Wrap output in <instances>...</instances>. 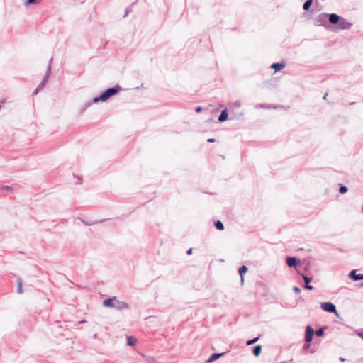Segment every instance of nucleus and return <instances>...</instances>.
Instances as JSON below:
<instances>
[{
    "instance_id": "22",
    "label": "nucleus",
    "mask_w": 363,
    "mask_h": 363,
    "mask_svg": "<svg viewBox=\"0 0 363 363\" xmlns=\"http://www.w3.org/2000/svg\"><path fill=\"white\" fill-rule=\"evenodd\" d=\"M256 108H276V106H272L271 105L268 104H257L255 105Z\"/></svg>"
},
{
    "instance_id": "9",
    "label": "nucleus",
    "mask_w": 363,
    "mask_h": 363,
    "mask_svg": "<svg viewBox=\"0 0 363 363\" xmlns=\"http://www.w3.org/2000/svg\"><path fill=\"white\" fill-rule=\"evenodd\" d=\"M299 261L296 257H288L286 258V264L289 267H296Z\"/></svg>"
},
{
    "instance_id": "34",
    "label": "nucleus",
    "mask_w": 363,
    "mask_h": 363,
    "mask_svg": "<svg viewBox=\"0 0 363 363\" xmlns=\"http://www.w3.org/2000/svg\"><path fill=\"white\" fill-rule=\"evenodd\" d=\"M207 141L208 143H213V142H215V139L214 138H209V139L207 140Z\"/></svg>"
},
{
    "instance_id": "10",
    "label": "nucleus",
    "mask_w": 363,
    "mask_h": 363,
    "mask_svg": "<svg viewBox=\"0 0 363 363\" xmlns=\"http://www.w3.org/2000/svg\"><path fill=\"white\" fill-rule=\"evenodd\" d=\"M349 277L355 281H359V280H363V274H357L356 270H352L349 274Z\"/></svg>"
},
{
    "instance_id": "16",
    "label": "nucleus",
    "mask_w": 363,
    "mask_h": 363,
    "mask_svg": "<svg viewBox=\"0 0 363 363\" xmlns=\"http://www.w3.org/2000/svg\"><path fill=\"white\" fill-rule=\"evenodd\" d=\"M262 352V346L260 345H256L253 347L252 352L255 357H258Z\"/></svg>"
},
{
    "instance_id": "6",
    "label": "nucleus",
    "mask_w": 363,
    "mask_h": 363,
    "mask_svg": "<svg viewBox=\"0 0 363 363\" xmlns=\"http://www.w3.org/2000/svg\"><path fill=\"white\" fill-rule=\"evenodd\" d=\"M322 16H328L329 22L333 25L338 24V23H339V21H340V18H341V17L336 13H330V14L321 13L320 15V17H322Z\"/></svg>"
},
{
    "instance_id": "12",
    "label": "nucleus",
    "mask_w": 363,
    "mask_h": 363,
    "mask_svg": "<svg viewBox=\"0 0 363 363\" xmlns=\"http://www.w3.org/2000/svg\"><path fill=\"white\" fill-rule=\"evenodd\" d=\"M228 110H227V108H225L224 110H223L221 111L218 120L220 123L224 122L225 121H226L228 119Z\"/></svg>"
},
{
    "instance_id": "13",
    "label": "nucleus",
    "mask_w": 363,
    "mask_h": 363,
    "mask_svg": "<svg viewBox=\"0 0 363 363\" xmlns=\"http://www.w3.org/2000/svg\"><path fill=\"white\" fill-rule=\"evenodd\" d=\"M285 67V65L283 63H273L271 66L272 69H274L276 72L281 70Z\"/></svg>"
},
{
    "instance_id": "19",
    "label": "nucleus",
    "mask_w": 363,
    "mask_h": 363,
    "mask_svg": "<svg viewBox=\"0 0 363 363\" xmlns=\"http://www.w3.org/2000/svg\"><path fill=\"white\" fill-rule=\"evenodd\" d=\"M137 3V1L135 2H133L130 6H128L125 9V14L123 15V18H125L128 16L129 13H130L133 11V6Z\"/></svg>"
},
{
    "instance_id": "4",
    "label": "nucleus",
    "mask_w": 363,
    "mask_h": 363,
    "mask_svg": "<svg viewBox=\"0 0 363 363\" xmlns=\"http://www.w3.org/2000/svg\"><path fill=\"white\" fill-rule=\"evenodd\" d=\"M52 57H51L49 60V62H48V67H47V70H46V72H45V74L43 77V81L38 84V89H40V90H42L45 86V84L48 82V79L50 75V73H51V64H52Z\"/></svg>"
},
{
    "instance_id": "32",
    "label": "nucleus",
    "mask_w": 363,
    "mask_h": 363,
    "mask_svg": "<svg viewBox=\"0 0 363 363\" xmlns=\"http://www.w3.org/2000/svg\"><path fill=\"white\" fill-rule=\"evenodd\" d=\"M195 111H196V113H200L202 111V107L201 106H198V107L196 108Z\"/></svg>"
},
{
    "instance_id": "24",
    "label": "nucleus",
    "mask_w": 363,
    "mask_h": 363,
    "mask_svg": "<svg viewBox=\"0 0 363 363\" xmlns=\"http://www.w3.org/2000/svg\"><path fill=\"white\" fill-rule=\"evenodd\" d=\"M325 327H322L319 329H318L316 331H315V334L318 337H320L323 335L324 333V330H325Z\"/></svg>"
},
{
    "instance_id": "1",
    "label": "nucleus",
    "mask_w": 363,
    "mask_h": 363,
    "mask_svg": "<svg viewBox=\"0 0 363 363\" xmlns=\"http://www.w3.org/2000/svg\"><path fill=\"white\" fill-rule=\"evenodd\" d=\"M122 90V88L118 85L116 84L112 87H109L102 91L100 94L93 98V99L86 104V107L91 106L94 103H98L99 101L105 102L108 101L111 97L116 95Z\"/></svg>"
},
{
    "instance_id": "26",
    "label": "nucleus",
    "mask_w": 363,
    "mask_h": 363,
    "mask_svg": "<svg viewBox=\"0 0 363 363\" xmlns=\"http://www.w3.org/2000/svg\"><path fill=\"white\" fill-rule=\"evenodd\" d=\"M36 2H37V0H26L24 2V5H25V6H28L31 4H36Z\"/></svg>"
},
{
    "instance_id": "30",
    "label": "nucleus",
    "mask_w": 363,
    "mask_h": 363,
    "mask_svg": "<svg viewBox=\"0 0 363 363\" xmlns=\"http://www.w3.org/2000/svg\"><path fill=\"white\" fill-rule=\"evenodd\" d=\"M293 290H294L295 292H296V293H300V292H301V289H300V288H299L298 286H294L293 287Z\"/></svg>"
},
{
    "instance_id": "33",
    "label": "nucleus",
    "mask_w": 363,
    "mask_h": 363,
    "mask_svg": "<svg viewBox=\"0 0 363 363\" xmlns=\"http://www.w3.org/2000/svg\"><path fill=\"white\" fill-rule=\"evenodd\" d=\"M187 255H191L192 254V248L189 249L186 251Z\"/></svg>"
},
{
    "instance_id": "3",
    "label": "nucleus",
    "mask_w": 363,
    "mask_h": 363,
    "mask_svg": "<svg viewBox=\"0 0 363 363\" xmlns=\"http://www.w3.org/2000/svg\"><path fill=\"white\" fill-rule=\"evenodd\" d=\"M240 106H241V101L240 100H236V101L229 104V109H230V115H231L230 119L238 120L243 116L244 113L242 112H240V113L234 112V111L235 109L239 108Z\"/></svg>"
},
{
    "instance_id": "27",
    "label": "nucleus",
    "mask_w": 363,
    "mask_h": 363,
    "mask_svg": "<svg viewBox=\"0 0 363 363\" xmlns=\"http://www.w3.org/2000/svg\"><path fill=\"white\" fill-rule=\"evenodd\" d=\"M258 340H259V337H257L252 340H247L246 343L247 345H253L254 343H255L256 342H257Z\"/></svg>"
},
{
    "instance_id": "38",
    "label": "nucleus",
    "mask_w": 363,
    "mask_h": 363,
    "mask_svg": "<svg viewBox=\"0 0 363 363\" xmlns=\"http://www.w3.org/2000/svg\"><path fill=\"white\" fill-rule=\"evenodd\" d=\"M359 335L363 339V334L359 333Z\"/></svg>"
},
{
    "instance_id": "5",
    "label": "nucleus",
    "mask_w": 363,
    "mask_h": 363,
    "mask_svg": "<svg viewBox=\"0 0 363 363\" xmlns=\"http://www.w3.org/2000/svg\"><path fill=\"white\" fill-rule=\"evenodd\" d=\"M321 308L328 313H335L337 315V312L335 306L330 302H324L321 303Z\"/></svg>"
},
{
    "instance_id": "11",
    "label": "nucleus",
    "mask_w": 363,
    "mask_h": 363,
    "mask_svg": "<svg viewBox=\"0 0 363 363\" xmlns=\"http://www.w3.org/2000/svg\"><path fill=\"white\" fill-rule=\"evenodd\" d=\"M225 353H213L211 355V357L208 358V359L206 360V363H211L220 357L223 356Z\"/></svg>"
},
{
    "instance_id": "37",
    "label": "nucleus",
    "mask_w": 363,
    "mask_h": 363,
    "mask_svg": "<svg viewBox=\"0 0 363 363\" xmlns=\"http://www.w3.org/2000/svg\"><path fill=\"white\" fill-rule=\"evenodd\" d=\"M327 96H328V94L326 93V94H325V95L323 96V99H325L327 98Z\"/></svg>"
},
{
    "instance_id": "7",
    "label": "nucleus",
    "mask_w": 363,
    "mask_h": 363,
    "mask_svg": "<svg viewBox=\"0 0 363 363\" xmlns=\"http://www.w3.org/2000/svg\"><path fill=\"white\" fill-rule=\"evenodd\" d=\"M353 23L347 21L345 18L341 17L338 23L337 28L340 30H347L352 26Z\"/></svg>"
},
{
    "instance_id": "8",
    "label": "nucleus",
    "mask_w": 363,
    "mask_h": 363,
    "mask_svg": "<svg viewBox=\"0 0 363 363\" xmlns=\"http://www.w3.org/2000/svg\"><path fill=\"white\" fill-rule=\"evenodd\" d=\"M314 330L311 325H308L306 328L305 332V340L307 342H310L312 341L313 335H314Z\"/></svg>"
},
{
    "instance_id": "15",
    "label": "nucleus",
    "mask_w": 363,
    "mask_h": 363,
    "mask_svg": "<svg viewBox=\"0 0 363 363\" xmlns=\"http://www.w3.org/2000/svg\"><path fill=\"white\" fill-rule=\"evenodd\" d=\"M108 219H103V220H98V221H94V222H92V223H89L87 221H85L82 219H81V221L86 226H90V225H95V224H99V223H102L106 220H108Z\"/></svg>"
},
{
    "instance_id": "25",
    "label": "nucleus",
    "mask_w": 363,
    "mask_h": 363,
    "mask_svg": "<svg viewBox=\"0 0 363 363\" xmlns=\"http://www.w3.org/2000/svg\"><path fill=\"white\" fill-rule=\"evenodd\" d=\"M347 191H348V189L347 186L340 184V189H339V191L340 194H345L347 192Z\"/></svg>"
},
{
    "instance_id": "17",
    "label": "nucleus",
    "mask_w": 363,
    "mask_h": 363,
    "mask_svg": "<svg viewBox=\"0 0 363 363\" xmlns=\"http://www.w3.org/2000/svg\"><path fill=\"white\" fill-rule=\"evenodd\" d=\"M0 190L6 191L7 193H13V187L7 185H1Z\"/></svg>"
},
{
    "instance_id": "28",
    "label": "nucleus",
    "mask_w": 363,
    "mask_h": 363,
    "mask_svg": "<svg viewBox=\"0 0 363 363\" xmlns=\"http://www.w3.org/2000/svg\"><path fill=\"white\" fill-rule=\"evenodd\" d=\"M305 284H309L312 281V278L304 274L302 275Z\"/></svg>"
},
{
    "instance_id": "20",
    "label": "nucleus",
    "mask_w": 363,
    "mask_h": 363,
    "mask_svg": "<svg viewBox=\"0 0 363 363\" xmlns=\"http://www.w3.org/2000/svg\"><path fill=\"white\" fill-rule=\"evenodd\" d=\"M247 271V267L242 265L239 268V274L241 276L242 281H243V274Z\"/></svg>"
},
{
    "instance_id": "14",
    "label": "nucleus",
    "mask_w": 363,
    "mask_h": 363,
    "mask_svg": "<svg viewBox=\"0 0 363 363\" xmlns=\"http://www.w3.org/2000/svg\"><path fill=\"white\" fill-rule=\"evenodd\" d=\"M137 343V339L133 336H127V345L134 346Z\"/></svg>"
},
{
    "instance_id": "23",
    "label": "nucleus",
    "mask_w": 363,
    "mask_h": 363,
    "mask_svg": "<svg viewBox=\"0 0 363 363\" xmlns=\"http://www.w3.org/2000/svg\"><path fill=\"white\" fill-rule=\"evenodd\" d=\"M214 225H215V227L216 228L217 230H223L224 229V225H223V223L221 221H220V220H217L214 223Z\"/></svg>"
},
{
    "instance_id": "36",
    "label": "nucleus",
    "mask_w": 363,
    "mask_h": 363,
    "mask_svg": "<svg viewBox=\"0 0 363 363\" xmlns=\"http://www.w3.org/2000/svg\"><path fill=\"white\" fill-rule=\"evenodd\" d=\"M340 360L341 362H345V358H342V357H340Z\"/></svg>"
},
{
    "instance_id": "31",
    "label": "nucleus",
    "mask_w": 363,
    "mask_h": 363,
    "mask_svg": "<svg viewBox=\"0 0 363 363\" xmlns=\"http://www.w3.org/2000/svg\"><path fill=\"white\" fill-rule=\"evenodd\" d=\"M40 91H41V90L40 89H38V87L37 86L35 88V89L33 91V95H37Z\"/></svg>"
},
{
    "instance_id": "35",
    "label": "nucleus",
    "mask_w": 363,
    "mask_h": 363,
    "mask_svg": "<svg viewBox=\"0 0 363 363\" xmlns=\"http://www.w3.org/2000/svg\"><path fill=\"white\" fill-rule=\"evenodd\" d=\"M78 180H79V182H77V184H81L82 183V178L78 177Z\"/></svg>"
},
{
    "instance_id": "29",
    "label": "nucleus",
    "mask_w": 363,
    "mask_h": 363,
    "mask_svg": "<svg viewBox=\"0 0 363 363\" xmlns=\"http://www.w3.org/2000/svg\"><path fill=\"white\" fill-rule=\"evenodd\" d=\"M304 288L308 290H312L313 289V287L311 285H310L309 284H305Z\"/></svg>"
},
{
    "instance_id": "2",
    "label": "nucleus",
    "mask_w": 363,
    "mask_h": 363,
    "mask_svg": "<svg viewBox=\"0 0 363 363\" xmlns=\"http://www.w3.org/2000/svg\"><path fill=\"white\" fill-rule=\"evenodd\" d=\"M102 306L104 308H113L117 311H123L130 308V306L127 302L117 299L116 296H112L104 299L102 301Z\"/></svg>"
},
{
    "instance_id": "21",
    "label": "nucleus",
    "mask_w": 363,
    "mask_h": 363,
    "mask_svg": "<svg viewBox=\"0 0 363 363\" xmlns=\"http://www.w3.org/2000/svg\"><path fill=\"white\" fill-rule=\"evenodd\" d=\"M312 3H313V0H307V1H306L304 2L303 5V10H305V11L308 10L309 8L311 7Z\"/></svg>"
},
{
    "instance_id": "18",
    "label": "nucleus",
    "mask_w": 363,
    "mask_h": 363,
    "mask_svg": "<svg viewBox=\"0 0 363 363\" xmlns=\"http://www.w3.org/2000/svg\"><path fill=\"white\" fill-rule=\"evenodd\" d=\"M17 284H18L17 293L22 294L23 291V283H22L21 278L19 277L17 279Z\"/></svg>"
}]
</instances>
